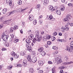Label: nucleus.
<instances>
[{"instance_id":"1","label":"nucleus","mask_w":73,"mask_h":73,"mask_svg":"<svg viewBox=\"0 0 73 73\" xmlns=\"http://www.w3.org/2000/svg\"><path fill=\"white\" fill-rule=\"evenodd\" d=\"M1 36V38H2L4 41L5 42L7 41L8 38L9 37V36H7L6 35H5V34L4 33H3L2 34Z\"/></svg>"},{"instance_id":"2","label":"nucleus","mask_w":73,"mask_h":73,"mask_svg":"<svg viewBox=\"0 0 73 73\" xmlns=\"http://www.w3.org/2000/svg\"><path fill=\"white\" fill-rule=\"evenodd\" d=\"M71 45V49H70V48L68 47L67 48V50H68L69 52H72L73 50V41H72L70 43Z\"/></svg>"},{"instance_id":"3","label":"nucleus","mask_w":73,"mask_h":73,"mask_svg":"<svg viewBox=\"0 0 73 73\" xmlns=\"http://www.w3.org/2000/svg\"><path fill=\"white\" fill-rule=\"evenodd\" d=\"M26 46L27 47V50H28L30 52H31L32 51V48L31 46H29V44L27 43L26 44Z\"/></svg>"},{"instance_id":"4","label":"nucleus","mask_w":73,"mask_h":73,"mask_svg":"<svg viewBox=\"0 0 73 73\" xmlns=\"http://www.w3.org/2000/svg\"><path fill=\"white\" fill-rule=\"evenodd\" d=\"M38 35H35V38H36V41H40L42 38V36L40 35L39 37Z\"/></svg>"},{"instance_id":"5","label":"nucleus","mask_w":73,"mask_h":73,"mask_svg":"<svg viewBox=\"0 0 73 73\" xmlns=\"http://www.w3.org/2000/svg\"><path fill=\"white\" fill-rule=\"evenodd\" d=\"M55 58L56 61H57V64H60V63L62 62V60H61V59H59L58 57L57 56H56Z\"/></svg>"},{"instance_id":"6","label":"nucleus","mask_w":73,"mask_h":73,"mask_svg":"<svg viewBox=\"0 0 73 73\" xmlns=\"http://www.w3.org/2000/svg\"><path fill=\"white\" fill-rule=\"evenodd\" d=\"M57 9H58V7H53L52 6H51L49 8V9L51 12H53L54 11L56 10Z\"/></svg>"},{"instance_id":"7","label":"nucleus","mask_w":73,"mask_h":73,"mask_svg":"<svg viewBox=\"0 0 73 73\" xmlns=\"http://www.w3.org/2000/svg\"><path fill=\"white\" fill-rule=\"evenodd\" d=\"M12 1H10V0H7L6 3L7 4H9V6H11L12 8L13 7V5H12Z\"/></svg>"},{"instance_id":"8","label":"nucleus","mask_w":73,"mask_h":73,"mask_svg":"<svg viewBox=\"0 0 73 73\" xmlns=\"http://www.w3.org/2000/svg\"><path fill=\"white\" fill-rule=\"evenodd\" d=\"M27 59L29 62H31L32 61V59H31V54H29L27 56Z\"/></svg>"},{"instance_id":"9","label":"nucleus","mask_w":73,"mask_h":73,"mask_svg":"<svg viewBox=\"0 0 73 73\" xmlns=\"http://www.w3.org/2000/svg\"><path fill=\"white\" fill-rule=\"evenodd\" d=\"M27 65V60H24L23 61V66H26Z\"/></svg>"},{"instance_id":"10","label":"nucleus","mask_w":73,"mask_h":73,"mask_svg":"<svg viewBox=\"0 0 73 73\" xmlns=\"http://www.w3.org/2000/svg\"><path fill=\"white\" fill-rule=\"evenodd\" d=\"M29 20L32 21L34 19V16L32 15H30L29 16Z\"/></svg>"},{"instance_id":"11","label":"nucleus","mask_w":73,"mask_h":73,"mask_svg":"<svg viewBox=\"0 0 73 73\" xmlns=\"http://www.w3.org/2000/svg\"><path fill=\"white\" fill-rule=\"evenodd\" d=\"M33 62L35 63L37 61V58L36 57H34L33 58L32 60H31Z\"/></svg>"},{"instance_id":"12","label":"nucleus","mask_w":73,"mask_h":73,"mask_svg":"<svg viewBox=\"0 0 73 73\" xmlns=\"http://www.w3.org/2000/svg\"><path fill=\"white\" fill-rule=\"evenodd\" d=\"M38 62L40 66H42L43 65H44V63H43V61H42L39 60Z\"/></svg>"},{"instance_id":"13","label":"nucleus","mask_w":73,"mask_h":73,"mask_svg":"<svg viewBox=\"0 0 73 73\" xmlns=\"http://www.w3.org/2000/svg\"><path fill=\"white\" fill-rule=\"evenodd\" d=\"M56 12L57 15H61V12L60 10H58V9H57L56 10Z\"/></svg>"},{"instance_id":"14","label":"nucleus","mask_w":73,"mask_h":73,"mask_svg":"<svg viewBox=\"0 0 73 73\" xmlns=\"http://www.w3.org/2000/svg\"><path fill=\"white\" fill-rule=\"evenodd\" d=\"M7 9L6 8L3 10L2 12L3 14H5V13H6V12H7Z\"/></svg>"},{"instance_id":"15","label":"nucleus","mask_w":73,"mask_h":73,"mask_svg":"<svg viewBox=\"0 0 73 73\" xmlns=\"http://www.w3.org/2000/svg\"><path fill=\"white\" fill-rule=\"evenodd\" d=\"M44 50V48L42 47H40L38 49V51L39 52H42V50Z\"/></svg>"},{"instance_id":"16","label":"nucleus","mask_w":73,"mask_h":73,"mask_svg":"<svg viewBox=\"0 0 73 73\" xmlns=\"http://www.w3.org/2000/svg\"><path fill=\"white\" fill-rule=\"evenodd\" d=\"M53 16L52 15H50L48 17V20H51L53 19Z\"/></svg>"},{"instance_id":"17","label":"nucleus","mask_w":73,"mask_h":73,"mask_svg":"<svg viewBox=\"0 0 73 73\" xmlns=\"http://www.w3.org/2000/svg\"><path fill=\"white\" fill-rule=\"evenodd\" d=\"M19 57V55L18 54H16L13 57L15 58H18Z\"/></svg>"},{"instance_id":"18","label":"nucleus","mask_w":73,"mask_h":73,"mask_svg":"<svg viewBox=\"0 0 73 73\" xmlns=\"http://www.w3.org/2000/svg\"><path fill=\"white\" fill-rule=\"evenodd\" d=\"M13 67V66H12L10 65L9 66H7V69L8 70H11V69H12Z\"/></svg>"},{"instance_id":"19","label":"nucleus","mask_w":73,"mask_h":73,"mask_svg":"<svg viewBox=\"0 0 73 73\" xmlns=\"http://www.w3.org/2000/svg\"><path fill=\"white\" fill-rule=\"evenodd\" d=\"M28 37L30 40H32V39H33V35H31L29 36Z\"/></svg>"},{"instance_id":"20","label":"nucleus","mask_w":73,"mask_h":73,"mask_svg":"<svg viewBox=\"0 0 73 73\" xmlns=\"http://www.w3.org/2000/svg\"><path fill=\"white\" fill-rule=\"evenodd\" d=\"M49 3V0H45L44 3H43L44 5H45L46 4H48Z\"/></svg>"},{"instance_id":"21","label":"nucleus","mask_w":73,"mask_h":73,"mask_svg":"<svg viewBox=\"0 0 73 73\" xmlns=\"http://www.w3.org/2000/svg\"><path fill=\"white\" fill-rule=\"evenodd\" d=\"M51 70L52 71V73H55L56 72V70H55L54 67H53L52 68Z\"/></svg>"},{"instance_id":"22","label":"nucleus","mask_w":73,"mask_h":73,"mask_svg":"<svg viewBox=\"0 0 73 73\" xmlns=\"http://www.w3.org/2000/svg\"><path fill=\"white\" fill-rule=\"evenodd\" d=\"M16 54V53L14 51H12L11 53V54L13 56V57H14V56Z\"/></svg>"},{"instance_id":"23","label":"nucleus","mask_w":73,"mask_h":73,"mask_svg":"<svg viewBox=\"0 0 73 73\" xmlns=\"http://www.w3.org/2000/svg\"><path fill=\"white\" fill-rule=\"evenodd\" d=\"M40 53H41V54L42 56H45V55H46V53H45V52L44 51L41 52Z\"/></svg>"},{"instance_id":"24","label":"nucleus","mask_w":73,"mask_h":73,"mask_svg":"<svg viewBox=\"0 0 73 73\" xmlns=\"http://www.w3.org/2000/svg\"><path fill=\"white\" fill-rule=\"evenodd\" d=\"M26 42L28 44H30L31 43V40L29 39L28 38L26 40Z\"/></svg>"},{"instance_id":"25","label":"nucleus","mask_w":73,"mask_h":73,"mask_svg":"<svg viewBox=\"0 0 73 73\" xmlns=\"http://www.w3.org/2000/svg\"><path fill=\"white\" fill-rule=\"evenodd\" d=\"M36 7L37 9H40V8H41V5H40V4H38L36 6Z\"/></svg>"},{"instance_id":"26","label":"nucleus","mask_w":73,"mask_h":73,"mask_svg":"<svg viewBox=\"0 0 73 73\" xmlns=\"http://www.w3.org/2000/svg\"><path fill=\"white\" fill-rule=\"evenodd\" d=\"M18 29V26L17 25H15L14 27V28H13V29L15 31V30H17Z\"/></svg>"},{"instance_id":"27","label":"nucleus","mask_w":73,"mask_h":73,"mask_svg":"<svg viewBox=\"0 0 73 73\" xmlns=\"http://www.w3.org/2000/svg\"><path fill=\"white\" fill-rule=\"evenodd\" d=\"M9 21H5L3 23L5 24H7L8 25V24H9Z\"/></svg>"},{"instance_id":"28","label":"nucleus","mask_w":73,"mask_h":73,"mask_svg":"<svg viewBox=\"0 0 73 73\" xmlns=\"http://www.w3.org/2000/svg\"><path fill=\"white\" fill-rule=\"evenodd\" d=\"M67 26V25H66L65 26L64 29H66V31H69V27H66Z\"/></svg>"},{"instance_id":"29","label":"nucleus","mask_w":73,"mask_h":73,"mask_svg":"<svg viewBox=\"0 0 73 73\" xmlns=\"http://www.w3.org/2000/svg\"><path fill=\"white\" fill-rule=\"evenodd\" d=\"M52 49H54V50H57L58 49L57 48V46H52Z\"/></svg>"},{"instance_id":"30","label":"nucleus","mask_w":73,"mask_h":73,"mask_svg":"<svg viewBox=\"0 0 73 73\" xmlns=\"http://www.w3.org/2000/svg\"><path fill=\"white\" fill-rule=\"evenodd\" d=\"M66 17L67 18H68V19H70V18L72 17L71 16H70V15L69 14H68L67 15Z\"/></svg>"},{"instance_id":"31","label":"nucleus","mask_w":73,"mask_h":73,"mask_svg":"<svg viewBox=\"0 0 73 73\" xmlns=\"http://www.w3.org/2000/svg\"><path fill=\"white\" fill-rule=\"evenodd\" d=\"M56 39V38L54 36H52L51 37V40L52 41H54V40H55Z\"/></svg>"},{"instance_id":"32","label":"nucleus","mask_w":73,"mask_h":73,"mask_svg":"<svg viewBox=\"0 0 73 73\" xmlns=\"http://www.w3.org/2000/svg\"><path fill=\"white\" fill-rule=\"evenodd\" d=\"M33 24L35 25L37 24V20L35 19L33 21Z\"/></svg>"},{"instance_id":"33","label":"nucleus","mask_w":73,"mask_h":73,"mask_svg":"<svg viewBox=\"0 0 73 73\" xmlns=\"http://www.w3.org/2000/svg\"><path fill=\"white\" fill-rule=\"evenodd\" d=\"M51 38V35H48V36L46 37V38L47 40H49Z\"/></svg>"},{"instance_id":"34","label":"nucleus","mask_w":73,"mask_h":73,"mask_svg":"<svg viewBox=\"0 0 73 73\" xmlns=\"http://www.w3.org/2000/svg\"><path fill=\"white\" fill-rule=\"evenodd\" d=\"M16 12H21V9L19 8L17 9Z\"/></svg>"},{"instance_id":"35","label":"nucleus","mask_w":73,"mask_h":73,"mask_svg":"<svg viewBox=\"0 0 73 73\" xmlns=\"http://www.w3.org/2000/svg\"><path fill=\"white\" fill-rule=\"evenodd\" d=\"M29 72H30L31 73H33V72H34V71L33 70V68H31L29 70Z\"/></svg>"},{"instance_id":"36","label":"nucleus","mask_w":73,"mask_h":73,"mask_svg":"<svg viewBox=\"0 0 73 73\" xmlns=\"http://www.w3.org/2000/svg\"><path fill=\"white\" fill-rule=\"evenodd\" d=\"M19 40V39H14V42H15V43H16Z\"/></svg>"},{"instance_id":"37","label":"nucleus","mask_w":73,"mask_h":73,"mask_svg":"<svg viewBox=\"0 0 73 73\" xmlns=\"http://www.w3.org/2000/svg\"><path fill=\"white\" fill-rule=\"evenodd\" d=\"M25 54V52L22 51L21 52V56H24Z\"/></svg>"},{"instance_id":"38","label":"nucleus","mask_w":73,"mask_h":73,"mask_svg":"<svg viewBox=\"0 0 73 73\" xmlns=\"http://www.w3.org/2000/svg\"><path fill=\"white\" fill-rule=\"evenodd\" d=\"M4 19V17H2L0 18V22H2Z\"/></svg>"},{"instance_id":"39","label":"nucleus","mask_w":73,"mask_h":73,"mask_svg":"<svg viewBox=\"0 0 73 73\" xmlns=\"http://www.w3.org/2000/svg\"><path fill=\"white\" fill-rule=\"evenodd\" d=\"M58 41L60 42H64V40L58 39Z\"/></svg>"},{"instance_id":"40","label":"nucleus","mask_w":73,"mask_h":73,"mask_svg":"<svg viewBox=\"0 0 73 73\" xmlns=\"http://www.w3.org/2000/svg\"><path fill=\"white\" fill-rule=\"evenodd\" d=\"M39 24H42V20H40L39 21Z\"/></svg>"},{"instance_id":"41","label":"nucleus","mask_w":73,"mask_h":73,"mask_svg":"<svg viewBox=\"0 0 73 73\" xmlns=\"http://www.w3.org/2000/svg\"><path fill=\"white\" fill-rule=\"evenodd\" d=\"M60 9L61 11H64L65 9V7L63 6L60 8Z\"/></svg>"},{"instance_id":"42","label":"nucleus","mask_w":73,"mask_h":73,"mask_svg":"<svg viewBox=\"0 0 73 73\" xmlns=\"http://www.w3.org/2000/svg\"><path fill=\"white\" fill-rule=\"evenodd\" d=\"M22 66L21 64H19L17 65V66H18V67H22Z\"/></svg>"},{"instance_id":"43","label":"nucleus","mask_w":73,"mask_h":73,"mask_svg":"<svg viewBox=\"0 0 73 73\" xmlns=\"http://www.w3.org/2000/svg\"><path fill=\"white\" fill-rule=\"evenodd\" d=\"M57 53H58V51L57 50L54 51V52L53 53V54L55 55H56V54H57Z\"/></svg>"},{"instance_id":"44","label":"nucleus","mask_w":73,"mask_h":73,"mask_svg":"<svg viewBox=\"0 0 73 73\" xmlns=\"http://www.w3.org/2000/svg\"><path fill=\"white\" fill-rule=\"evenodd\" d=\"M10 36L12 38H14L15 35H13V34H11L10 35Z\"/></svg>"},{"instance_id":"45","label":"nucleus","mask_w":73,"mask_h":73,"mask_svg":"<svg viewBox=\"0 0 73 73\" xmlns=\"http://www.w3.org/2000/svg\"><path fill=\"white\" fill-rule=\"evenodd\" d=\"M68 7H70V6L71 7H73V5H72V4L71 3H69L68 4Z\"/></svg>"},{"instance_id":"46","label":"nucleus","mask_w":73,"mask_h":73,"mask_svg":"<svg viewBox=\"0 0 73 73\" xmlns=\"http://www.w3.org/2000/svg\"><path fill=\"white\" fill-rule=\"evenodd\" d=\"M35 33L36 35H38L39 34V31H35Z\"/></svg>"},{"instance_id":"47","label":"nucleus","mask_w":73,"mask_h":73,"mask_svg":"<svg viewBox=\"0 0 73 73\" xmlns=\"http://www.w3.org/2000/svg\"><path fill=\"white\" fill-rule=\"evenodd\" d=\"M57 32H54L53 33V36H56L57 35Z\"/></svg>"},{"instance_id":"48","label":"nucleus","mask_w":73,"mask_h":73,"mask_svg":"<svg viewBox=\"0 0 73 73\" xmlns=\"http://www.w3.org/2000/svg\"><path fill=\"white\" fill-rule=\"evenodd\" d=\"M12 13V12H10L6 14V15H8V16H9L10 15H11Z\"/></svg>"},{"instance_id":"49","label":"nucleus","mask_w":73,"mask_h":73,"mask_svg":"<svg viewBox=\"0 0 73 73\" xmlns=\"http://www.w3.org/2000/svg\"><path fill=\"white\" fill-rule=\"evenodd\" d=\"M1 50L2 51H5V50H7V48H2Z\"/></svg>"},{"instance_id":"50","label":"nucleus","mask_w":73,"mask_h":73,"mask_svg":"<svg viewBox=\"0 0 73 73\" xmlns=\"http://www.w3.org/2000/svg\"><path fill=\"white\" fill-rule=\"evenodd\" d=\"M36 41H37V40L35 38H35L33 39V42H34V43H35V42H36Z\"/></svg>"},{"instance_id":"51","label":"nucleus","mask_w":73,"mask_h":73,"mask_svg":"<svg viewBox=\"0 0 73 73\" xmlns=\"http://www.w3.org/2000/svg\"><path fill=\"white\" fill-rule=\"evenodd\" d=\"M47 44L48 45H51V44H52V43L50 41H48L47 42Z\"/></svg>"},{"instance_id":"52","label":"nucleus","mask_w":73,"mask_h":73,"mask_svg":"<svg viewBox=\"0 0 73 73\" xmlns=\"http://www.w3.org/2000/svg\"><path fill=\"white\" fill-rule=\"evenodd\" d=\"M18 4L19 5H21L22 4V1H19V2H18Z\"/></svg>"},{"instance_id":"53","label":"nucleus","mask_w":73,"mask_h":73,"mask_svg":"<svg viewBox=\"0 0 73 73\" xmlns=\"http://www.w3.org/2000/svg\"><path fill=\"white\" fill-rule=\"evenodd\" d=\"M44 71L42 70H40L38 71V73H43Z\"/></svg>"},{"instance_id":"54","label":"nucleus","mask_w":73,"mask_h":73,"mask_svg":"<svg viewBox=\"0 0 73 73\" xmlns=\"http://www.w3.org/2000/svg\"><path fill=\"white\" fill-rule=\"evenodd\" d=\"M48 64H52L53 62L50 61H49L48 62Z\"/></svg>"},{"instance_id":"55","label":"nucleus","mask_w":73,"mask_h":73,"mask_svg":"<svg viewBox=\"0 0 73 73\" xmlns=\"http://www.w3.org/2000/svg\"><path fill=\"white\" fill-rule=\"evenodd\" d=\"M64 21H69V20H68V19L67 18H65L64 19Z\"/></svg>"},{"instance_id":"56","label":"nucleus","mask_w":73,"mask_h":73,"mask_svg":"<svg viewBox=\"0 0 73 73\" xmlns=\"http://www.w3.org/2000/svg\"><path fill=\"white\" fill-rule=\"evenodd\" d=\"M5 45L6 46H9V44L8 42H6Z\"/></svg>"},{"instance_id":"57","label":"nucleus","mask_w":73,"mask_h":73,"mask_svg":"<svg viewBox=\"0 0 73 73\" xmlns=\"http://www.w3.org/2000/svg\"><path fill=\"white\" fill-rule=\"evenodd\" d=\"M40 68H41L40 67V66H38L37 67V69L38 70H40Z\"/></svg>"},{"instance_id":"58","label":"nucleus","mask_w":73,"mask_h":73,"mask_svg":"<svg viewBox=\"0 0 73 73\" xmlns=\"http://www.w3.org/2000/svg\"><path fill=\"white\" fill-rule=\"evenodd\" d=\"M3 27V24H1L0 25V29L2 28Z\"/></svg>"},{"instance_id":"59","label":"nucleus","mask_w":73,"mask_h":73,"mask_svg":"<svg viewBox=\"0 0 73 73\" xmlns=\"http://www.w3.org/2000/svg\"><path fill=\"white\" fill-rule=\"evenodd\" d=\"M13 28H11L10 29V31L11 32H13Z\"/></svg>"},{"instance_id":"60","label":"nucleus","mask_w":73,"mask_h":73,"mask_svg":"<svg viewBox=\"0 0 73 73\" xmlns=\"http://www.w3.org/2000/svg\"><path fill=\"white\" fill-rule=\"evenodd\" d=\"M28 32H29V35H31V33H32V31H31V30H29L28 31Z\"/></svg>"},{"instance_id":"61","label":"nucleus","mask_w":73,"mask_h":73,"mask_svg":"<svg viewBox=\"0 0 73 73\" xmlns=\"http://www.w3.org/2000/svg\"><path fill=\"white\" fill-rule=\"evenodd\" d=\"M72 63H73V62L71 61L70 62H68L66 63L67 64H72Z\"/></svg>"},{"instance_id":"62","label":"nucleus","mask_w":73,"mask_h":73,"mask_svg":"<svg viewBox=\"0 0 73 73\" xmlns=\"http://www.w3.org/2000/svg\"><path fill=\"white\" fill-rule=\"evenodd\" d=\"M65 31V29H61V31L62 32H64Z\"/></svg>"},{"instance_id":"63","label":"nucleus","mask_w":73,"mask_h":73,"mask_svg":"<svg viewBox=\"0 0 73 73\" xmlns=\"http://www.w3.org/2000/svg\"><path fill=\"white\" fill-rule=\"evenodd\" d=\"M42 18V15H40L39 17V19H41Z\"/></svg>"},{"instance_id":"64","label":"nucleus","mask_w":73,"mask_h":73,"mask_svg":"<svg viewBox=\"0 0 73 73\" xmlns=\"http://www.w3.org/2000/svg\"><path fill=\"white\" fill-rule=\"evenodd\" d=\"M60 73H64V71L63 70H61L60 72Z\"/></svg>"}]
</instances>
